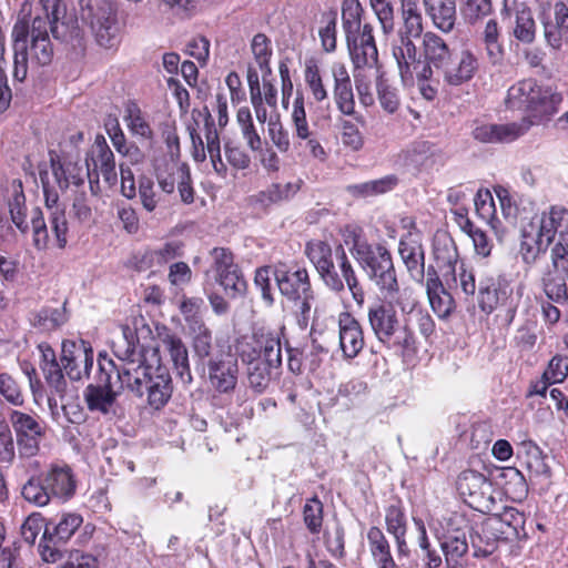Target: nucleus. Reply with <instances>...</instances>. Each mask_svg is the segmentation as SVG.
Masks as SVG:
<instances>
[{
  "label": "nucleus",
  "instance_id": "0eeeda50",
  "mask_svg": "<svg viewBox=\"0 0 568 568\" xmlns=\"http://www.w3.org/2000/svg\"><path fill=\"white\" fill-rule=\"evenodd\" d=\"M561 94L535 79H525L513 84L507 92L506 105L511 110L525 111L527 116L519 122L532 125L549 121L558 112Z\"/></svg>",
  "mask_w": 568,
  "mask_h": 568
},
{
  "label": "nucleus",
  "instance_id": "9b49d317",
  "mask_svg": "<svg viewBox=\"0 0 568 568\" xmlns=\"http://www.w3.org/2000/svg\"><path fill=\"white\" fill-rule=\"evenodd\" d=\"M80 16L89 24L98 44L112 49L120 44L122 24L111 0H80Z\"/></svg>",
  "mask_w": 568,
  "mask_h": 568
},
{
  "label": "nucleus",
  "instance_id": "0e129e2a",
  "mask_svg": "<svg viewBox=\"0 0 568 568\" xmlns=\"http://www.w3.org/2000/svg\"><path fill=\"white\" fill-rule=\"evenodd\" d=\"M568 375V356L556 355L544 372L542 378L548 383H561Z\"/></svg>",
  "mask_w": 568,
  "mask_h": 568
},
{
  "label": "nucleus",
  "instance_id": "f704fd0d",
  "mask_svg": "<svg viewBox=\"0 0 568 568\" xmlns=\"http://www.w3.org/2000/svg\"><path fill=\"white\" fill-rule=\"evenodd\" d=\"M163 345L170 355L176 375L183 384H191L193 378L190 369L189 352L185 344L179 336L166 334L163 337Z\"/></svg>",
  "mask_w": 568,
  "mask_h": 568
},
{
  "label": "nucleus",
  "instance_id": "412c9836",
  "mask_svg": "<svg viewBox=\"0 0 568 568\" xmlns=\"http://www.w3.org/2000/svg\"><path fill=\"white\" fill-rule=\"evenodd\" d=\"M207 377L214 390L221 394L232 393L239 378L237 359L232 354L220 353L206 362Z\"/></svg>",
  "mask_w": 568,
  "mask_h": 568
},
{
  "label": "nucleus",
  "instance_id": "aec40b11",
  "mask_svg": "<svg viewBox=\"0 0 568 568\" xmlns=\"http://www.w3.org/2000/svg\"><path fill=\"white\" fill-rule=\"evenodd\" d=\"M87 176L90 180L91 189L93 190L92 174L99 178L101 174L104 181L110 185H114L118 181L115 170V159L112 150L106 143L103 135H97L95 140L87 153L85 158Z\"/></svg>",
  "mask_w": 568,
  "mask_h": 568
},
{
  "label": "nucleus",
  "instance_id": "603ef678",
  "mask_svg": "<svg viewBox=\"0 0 568 568\" xmlns=\"http://www.w3.org/2000/svg\"><path fill=\"white\" fill-rule=\"evenodd\" d=\"M342 236L345 245L349 246V252L357 262L364 256V254H362V251L368 252L375 245L362 239L361 230L355 226H345L342 231Z\"/></svg>",
  "mask_w": 568,
  "mask_h": 568
},
{
  "label": "nucleus",
  "instance_id": "a19ab883",
  "mask_svg": "<svg viewBox=\"0 0 568 568\" xmlns=\"http://www.w3.org/2000/svg\"><path fill=\"white\" fill-rule=\"evenodd\" d=\"M499 540H503V537L497 531L488 529V519H486L479 530L470 535L474 556L477 558L490 556L496 550Z\"/></svg>",
  "mask_w": 568,
  "mask_h": 568
},
{
  "label": "nucleus",
  "instance_id": "bb28decb",
  "mask_svg": "<svg viewBox=\"0 0 568 568\" xmlns=\"http://www.w3.org/2000/svg\"><path fill=\"white\" fill-rule=\"evenodd\" d=\"M528 130V122L479 124L474 129L473 136L481 143H509L524 135Z\"/></svg>",
  "mask_w": 568,
  "mask_h": 568
},
{
  "label": "nucleus",
  "instance_id": "c756f323",
  "mask_svg": "<svg viewBox=\"0 0 568 568\" xmlns=\"http://www.w3.org/2000/svg\"><path fill=\"white\" fill-rule=\"evenodd\" d=\"M399 256L409 276L422 282L425 276V252L419 239L413 234L403 236L398 244Z\"/></svg>",
  "mask_w": 568,
  "mask_h": 568
},
{
  "label": "nucleus",
  "instance_id": "8fccbe9b",
  "mask_svg": "<svg viewBox=\"0 0 568 568\" xmlns=\"http://www.w3.org/2000/svg\"><path fill=\"white\" fill-rule=\"evenodd\" d=\"M321 23L323 26L318 30V36L321 38L322 47L326 52H333L336 49V11L324 12L321 18Z\"/></svg>",
  "mask_w": 568,
  "mask_h": 568
},
{
  "label": "nucleus",
  "instance_id": "ddd939ff",
  "mask_svg": "<svg viewBox=\"0 0 568 568\" xmlns=\"http://www.w3.org/2000/svg\"><path fill=\"white\" fill-rule=\"evenodd\" d=\"M274 277L281 294L293 302L296 311L307 320L314 301L307 270L290 268L286 264L280 263L275 266Z\"/></svg>",
  "mask_w": 568,
  "mask_h": 568
},
{
  "label": "nucleus",
  "instance_id": "a18cd8bd",
  "mask_svg": "<svg viewBox=\"0 0 568 568\" xmlns=\"http://www.w3.org/2000/svg\"><path fill=\"white\" fill-rule=\"evenodd\" d=\"M190 329L193 335V351L200 359L210 358L212 351V334L205 324L197 318L192 320Z\"/></svg>",
  "mask_w": 568,
  "mask_h": 568
},
{
  "label": "nucleus",
  "instance_id": "a211bd4d",
  "mask_svg": "<svg viewBox=\"0 0 568 568\" xmlns=\"http://www.w3.org/2000/svg\"><path fill=\"white\" fill-rule=\"evenodd\" d=\"M9 422L17 437V445L21 456L33 457L40 450V443L44 437V427L38 418L28 413L13 409Z\"/></svg>",
  "mask_w": 568,
  "mask_h": 568
},
{
  "label": "nucleus",
  "instance_id": "4c0bfd02",
  "mask_svg": "<svg viewBox=\"0 0 568 568\" xmlns=\"http://www.w3.org/2000/svg\"><path fill=\"white\" fill-rule=\"evenodd\" d=\"M386 527L387 531L394 536L397 544L398 555L407 556L408 547L405 540L406 519L403 509L399 506L392 505L386 509Z\"/></svg>",
  "mask_w": 568,
  "mask_h": 568
},
{
  "label": "nucleus",
  "instance_id": "5fc2aeb1",
  "mask_svg": "<svg viewBox=\"0 0 568 568\" xmlns=\"http://www.w3.org/2000/svg\"><path fill=\"white\" fill-rule=\"evenodd\" d=\"M303 518L312 534L320 532L323 524V505L317 497H313L305 503Z\"/></svg>",
  "mask_w": 568,
  "mask_h": 568
},
{
  "label": "nucleus",
  "instance_id": "393cba45",
  "mask_svg": "<svg viewBox=\"0 0 568 568\" xmlns=\"http://www.w3.org/2000/svg\"><path fill=\"white\" fill-rule=\"evenodd\" d=\"M156 181L162 192L171 194L176 187L183 203L194 202V189L187 164H172L168 172L158 171Z\"/></svg>",
  "mask_w": 568,
  "mask_h": 568
},
{
  "label": "nucleus",
  "instance_id": "6e6d98bb",
  "mask_svg": "<svg viewBox=\"0 0 568 568\" xmlns=\"http://www.w3.org/2000/svg\"><path fill=\"white\" fill-rule=\"evenodd\" d=\"M371 7L378 19L385 34L394 30V8L390 0H369Z\"/></svg>",
  "mask_w": 568,
  "mask_h": 568
},
{
  "label": "nucleus",
  "instance_id": "dca6fc26",
  "mask_svg": "<svg viewBox=\"0 0 568 568\" xmlns=\"http://www.w3.org/2000/svg\"><path fill=\"white\" fill-rule=\"evenodd\" d=\"M210 255L212 263L207 274L212 273L214 281L229 297L242 296L246 291V281L234 262L233 253L224 247H214Z\"/></svg>",
  "mask_w": 568,
  "mask_h": 568
},
{
  "label": "nucleus",
  "instance_id": "052dcab7",
  "mask_svg": "<svg viewBox=\"0 0 568 568\" xmlns=\"http://www.w3.org/2000/svg\"><path fill=\"white\" fill-rule=\"evenodd\" d=\"M139 197L143 209L148 212H153L161 202L153 181L148 178H143L139 182Z\"/></svg>",
  "mask_w": 568,
  "mask_h": 568
},
{
  "label": "nucleus",
  "instance_id": "cd10ccee",
  "mask_svg": "<svg viewBox=\"0 0 568 568\" xmlns=\"http://www.w3.org/2000/svg\"><path fill=\"white\" fill-rule=\"evenodd\" d=\"M51 497L70 499L75 493V480L72 469L64 464H52L40 474Z\"/></svg>",
  "mask_w": 568,
  "mask_h": 568
},
{
  "label": "nucleus",
  "instance_id": "4d7b16f0",
  "mask_svg": "<svg viewBox=\"0 0 568 568\" xmlns=\"http://www.w3.org/2000/svg\"><path fill=\"white\" fill-rule=\"evenodd\" d=\"M292 122L294 124L295 134L301 140H306L311 136L306 112L304 108V98L298 94L293 103Z\"/></svg>",
  "mask_w": 568,
  "mask_h": 568
},
{
  "label": "nucleus",
  "instance_id": "f3484780",
  "mask_svg": "<svg viewBox=\"0 0 568 568\" xmlns=\"http://www.w3.org/2000/svg\"><path fill=\"white\" fill-rule=\"evenodd\" d=\"M422 55L425 60L424 64L419 62L414 70V80L416 79L418 89L427 80H432L435 70L443 69L453 53L440 36L427 31L422 37Z\"/></svg>",
  "mask_w": 568,
  "mask_h": 568
},
{
  "label": "nucleus",
  "instance_id": "6ab92c4d",
  "mask_svg": "<svg viewBox=\"0 0 568 568\" xmlns=\"http://www.w3.org/2000/svg\"><path fill=\"white\" fill-rule=\"evenodd\" d=\"M93 362L94 353L89 342L84 339L62 342L61 364L71 381L88 378Z\"/></svg>",
  "mask_w": 568,
  "mask_h": 568
},
{
  "label": "nucleus",
  "instance_id": "9d476101",
  "mask_svg": "<svg viewBox=\"0 0 568 568\" xmlns=\"http://www.w3.org/2000/svg\"><path fill=\"white\" fill-rule=\"evenodd\" d=\"M397 304L384 298L368 307L367 318L376 339L390 348L407 351L415 345V334L409 320L399 318Z\"/></svg>",
  "mask_w": 568,
  "mask_h": 568
},
{
  "label": "nucleus",
  "instance_id": "e2e57ef3",
  "mask_svg": "<svg viewBox=\"0 0 568 568\" xmlns=\"http://www.w3.org/2000/svg\"><path fill=\"white\" fill-rule=\"evenodd\" d=\"M464 230L471 237L476 253L483 257H487L493 248V243L488 239V235L483 230L476 227L469 220H466Z\"/></svg>",
  "mask_w": 568,
  "mask_h": 568
},
{
  "label": "nucleus",
  "instance_id": "ea45409f",
  "mask_svg": "<svg viewBox=\"0 0 568 568\" xmlns=\"http://www.w3.org/2000/svg\"><path fill=\"white\" fill-rule=\"evenodd\" d=\"M480 41L484 44L491 63L497 64L503 60L504 47L500 41V28L496 19L485 22L480 31Z\"/></svg>",
  "mask_w": 568,
  "mask_h": 568
},
{
  "label": "nucleus",
  "instance_id": "4be33fe9",
  "mask_svg": "<svg viewBox=\"0 0 568 568\" xmlns=\"http://www.w3.org/2000/svg\"><path fill=\"white\" fill-rule=\"evenodd\" d=\"M511 293L510 284L501 275L489 272L479 275L478 305L483 312L489 314L506 305Z\"/></svg>",
  "mask_w": 568,
  "mask_h": 568
},
{
  "label": "nucleus",
  "instance_id": "72a5a7b5",
  "mask_svg": "<svg viewBox=\"0 0 568 568\" xmlns=\"http://www.w3.org/2000/svg\"><path fill=\"white\" fill-rule=\"evenodd\" d=\"M426 14L443 32H450L456 23V0H423Z\"/></svg>",
  "mask_w": 568,
  "mask_h": 568
},
{
  "label": "nucleus",
  "instance_id": "e433bc0d",
  "mask_svg": "<svg viewBox=\"0 0 568 568\" xmlns=\"http://www.w3.org/2000/svg\"><path fill=\"white\" fill-rule=\"evenodd\" d=\"M514 37L523 43H532L536 38V23L532 11L520 2L515 6Z\"/></svg>",
  "mask_w": 568,
  "mask_h": 568
},
{
  "label": "nucleus",
  "instance_id": "f8f14e48",
  "mask_svg": "<svg viewBox=\"0 0 568 568\" xmlns=\"http://www.w3.org/2000/svg\"><path fill=\"white\" fill-rule=\"evenodd\" d=\"M403 27L392 43V53L404 85L414 84V70L418 67L419 57L413 38L423 37V17L420 14L403 16Z\"/></svg>",
  "mask_w": 568,
  "mask_h": 568
},
{
  "label": "nucleus",
  "instance_id": "f03ea898",
  "mask_svg": "<svg viewBox=\"0 0 568 568\" xmlns=\"http://www.w3.org/2000/svg\"><path fill=\"white\" fill-rule=\"evenodd\" d=\"M64 14L65 8L61 0H39L36 8L29 1L22 3L11 32L14 81L23 82L30 65L44 67L51 63L53 47L49 31L55 39L64 38L60 31L64 26L60 19Z\"/></svg>",
  "mask_w": 568,
  "mask_h": 568
},
{
  "label": "nucleus",
  "instance_id": "6e6552de",
  "mask_svg": "<svg viewBox=\"0 0 568 568\" xmlns=\"http://www.w3.org/2000/svg\"><path fill=\"white\" fill-rule=\"evenodd\" d=\"M364 256L358 264L367 277L378 288L384 298L395 302L399 311L412 310L414 306V290L400 287L390 252L383 244H375L371 251H362Z\"/></svg>",
  "mask_w": 568,
  "mask_h": 568
},
{
  "label": "nucleus",
  "instance_id": "3c124183",
  "mask_svg": "<svg viewBox=\"0 0 568 568\" xmlns=\"http://www.w3.org/2000/svg\"><path fill=\"white\" fill-rule=\"evenodd\" d=\"M304 79L316 102H322L327 99V90L324 87L320 68L315 61L306 62Z\"/></svg>",
  "mask_w": 568,
  "mask_h": 568
},
{
  "label": "nucleus",
  "instance_id": "2f4dec72",
  "mask_svg": "<svg viewBox=\"0 0 568 568\" xmlns=\"http://www.w3.org/2000/svg\"><path fill=\"white\" fill-rule=\"evenodd\" d=\"M434 258L442 271L443 277L449 284V278L456 282V267L459 255L454 240L447 235L436 237L434 242Z\"/></svg>",
  "mask_w": 568,
  "mask_h": 568
},
{
  "label": "nucleus",
  "instance_id": "f257e3e1",
  "mask_svg": "<svg viewBox=\"0 0 568 568\" xmlns=\"http://www.w3.org/2000/svg\"><path fill=\"white\" fill-rule=\"evenodd\" d=\"M130 326L122 328V337L114 343L116 361L99 354V384L85 387L83 396L90 412L108 415L114 413L116 397L128 392L136 397L146 394L152 409L163 408L172 396L171 375L165 366L148 364L143 346Z\"/></svg>",
  "mask_w": 568,
  "mask_h": 568
},
{
  "label": "nucleus",
  "instance_id": "69168bd1",
  "mask_svg": "<svg viewBox=\"0 0 568 568\" xmlns=\"http://www.w3.org/2000/svg\"><path fill=\"white\" fill-rule=\"evenodd\" d=\"M0 394L14 406L23 404V396L18 383L7 373L0 374Z\"/></svg>",
  "mask_w": 568,
  "mask_h": 568
},
{
  "label": "nucleus",
  "instance_id": "39448f33",
  "mask_svg": "<svg viewBox=\"0 0 568 568\" xmlns=\"http://www.w3.org/2000/svg\"><path fill=\"white\" fill-rule=\"evenodd\" d=\"M334 252L341 275L335 268L333 251L328 243L315 240L310 241L305 246V254L314 265L324 285L332 292L339 294L345 291L346 284L353 298L362 305L365 294L343 244H338Z\"/></svg>",
  "mask_w": 568,
  "mask_h": 568
},
{
  "label": "nucleus",
  "instance_id": "37998d69",
  "mask_svg": "<svg viewBox=\"0 0 568 568\" xmlns=\"http://www.w3.org/2000/svg\"><path fill=\"white\" fill-rule=\"evenodd\" d=\"M83 518L77 513H64L61 515L58 523L53 524L52 529L47 527L43 532V538L50 535V540L57 539V541L65 542L69 540L78 528L82 525Z\"/></svg>",
  "mask_w": 568,
  "mask_h": 568
},
{
  "label": "nucleus",
  "instance_id": "13d9d810",
  "mask_svg": "<svg viewBox=\"0 0 568 568\" xmlns=\"http://www.w3.org/2000/svg\"><path fill=\"white\" fill-rule=\"evenodd\" d=\"M41 369L43 372L44 378L47 383L54 388L58 394H62L65 390V379H64V369L62 367L61 362L58 361L41 364Z\"/></svg>",
  "mask_w": 568,
  "mask_h": 568
},
{
  "label": "nucleus",
  "instance_id": "20e7f679",
  "mask_svg": "<svg viewBox=\"0 0 568 568\" xmlns=\"http://www.w3.org/2000/svg\"><path fill=\"white\" fill-rule=\"evenodd\" d=\"M520 254L532 264L555 242L550 258L568 255V210L551 206L549 211L520 217Z\"/></svg>",
  "mask_w": 568,
  "mask_h": 568
},
{
  "label": "nucleus",
  "instance_id": "5701e85b",
  "mask_svg": "<svg viewBox=\"0 0 568 568\" xmlns=\"http://www.w3.org/2000/svg\"><path fill=\"white\" fill-rule=\"evenodd\" d=\"M469 523L462 516L449 519L442 541V549L448 566L457 565L468 551L467 536L471 535Z\"/></svg>",
  "mask_w": 568,
  "mask_h": 568
},
{
  "label": "nucleus",
  "instance_id": "4468645a",
  "mask_svg": "<svg viewBox=\"0 0 568 568\" xmlns=\"http://www.w3.org/2000/svg\"><path fill=\"white\" fill-rule=\"evenodd\" d=\"M457 489L465 501L480 513H493L500 508L501 493L479 471L468 469L460 473Z\"/></svg>",
  "mask_w": 568,
  "mask_h": 568
},
{
  "label": "nucleus",
  "instance_id": "c9c22d12",
  "mask_svg": "<svg viewBox=\"0 0 568 568\" xmlns=\"http://www.w3.org/2000/svg\"><path fill=\"white\" fill-rule=\"evenodd\" d=\"M406 161L422 169H432L442 161V154L438 148L427 141L413 143L405 151Z\"/></svg>",
  "mask_w": 568,
  "mask_h": 568
},
{
  "label": "nucleus",
  "instance_id": "c85d7f7f",
  "mask_svg": "<svg viewBox=\"0 0 568 568\" xmlns=\"http://www.w3.org/2000/svg\"><path fill=\"white\" fill-rule=\"evenodd\" d=\"M488 529L495 530L503 537V540L519 538L525 529L526 517L514 507H503L501 513L497 510L489 513Z\"/></svg>",
  "mask_w": 568,
  "mask_h": 568
},
{
  "label": "nucleus",
  "instance_id": "423d86ee",
  "mask_svg": "<svg viewBox=\"0 0 568 568\" xmlns=\"http://www.w3.org/2000/svg\"><path fill=\"white\" fill-rule=\"evenodd\" d=\"M239 356L246 366L248 386L262 394L268 387L273 373L282 365L280 337L271 332L254 334L252 342L241 343Z\"/></svg>",
  "mask_w": 568,
  "mask_h": 568
},
{
  "label": "nucleus",
  "instance_id": "79ce46f5",
  "mask_svg": "<svg viewBox=\"0 0 568 568\" xmlns=\"http://www.w3.org/2000/svg\"><path fill=\"white\" fill-rule=\"evenodd\" d=\"M204 129L207 154L211 159L213 169L216 172V174H219L222 178H225L227 173V168L222 161L219 133L210 113H207L206 115Z\"/></svg>",
  "mask_w": 568,
  "mask_h": 568
},
{
  "label": "nucleus",
  "instance_id": "7ed1b4c3",
  "mask_svg": "<svg viewBox=\"0 0 568 568\" xmlns=\"http://www.w3.org/2000/svg\"><path fill=\"white\" fill-rule=\"evenodd\" d=\"M50 171L47 165L39 166V176L44 194V202L49 211V221L54 233L58 246L67 245L68 221L65 211L59 205L60 192L70 185L80 186L84 183L87 169L78 160L70 156L61 158L55 151H49Z\"/></svg>",
  "mask_w": 568,
  "mask_h": 568
},
{
  "label": "nucleus",
  "instance_id": "09e8293b",
  "mask_svg": "<svg viewBox=\"0 0 568 568\" xmlns=\"http://www.w3.org/2000/svg\"><path fill=\"white\" fill-rule=\"evenodd\" d=\"M501 475L507 480L505 484V494L514 501L524 500L528 494V486L523 474L517 468L509 467L506 468Z\"/></svg>",
  "mask_w": 568,
  "mask_h": 568
},
{
  "label": "nucleus",
  "instance_id": "de8ad7c7",
  "mask_svg": "<svg viewBox=\"0 0 568 568\" xmlns=\"http://www.w3.org/2000/svg\"><path fill=\"white\" fill-rule=\"evenodd\" d=\"M124 121L133 135L141 136L145 140L152 139L153 131L151 125L136 104L130 103L126 106Z\"/></svg>",
  "mask_w": 568,
  "mask_h": 568
},
{
  "label": "nucleus",
  "instance_id": "338daca9",
  "mask_svg": "<svg viewBox=\"0 0 568 568\" xmlns=\"http://www.w3.org/2000/svg\"><path fill=\"white\" fill-rule=\"evenodd\" d=\"M428 301L432 310L439 318H447L456 307L455 301L447 290L428 297Z\"/></svg>",
  "mask_w": 568,
  "mask_h": 568
},
{
  "label": "nucleus",
  "instance_id": "c03bdc74",
  "mask_svg": "<svg viewBox=\"0 0 568 568\" xmlns=\"http://www.w3.org/2000/svg\"><path fill=\"white\" fill-rule=\"evenodd\" d=\"M21 496L26 501L37 507L47 506L52 498L41 475L30 477L22 485Z\"/></svg>",
  "mask_w": 568,
  "mask_h": 568
},
{
  "label": "nucleus",
  "instance_id": "b1692460",
  "mask_svg": "<svg viewBox=\"0 0 568 568\" xmlns=\"http://www.w3.org/2000/svg\"><path fill=\"white\" fill-rule=\"evenodd\" d=\"M542 287L550 301L568 306V254L551 258L542 276Z\"/></svg>",
  "mask_w": 568,
  "mask_h": 568
},
{
  "label": "nucleus",
  "instance_id": "473e14b6",
  "mask_svg": "<svg viewBox=\"0 0 568 568\" xmlns=\"http://www.w3.org/2000/svg\"><path fill=\"white\" fill-rule=\"evenodd\" d=\"M516 456L531 477L547 478L550 476V468L541 449L531 439H524L516 445Z\"/></svg>",
  "mask_w": 568,
  "mask_h": 568
},
{
  "label": "nucleus",
  "instance_id": "864d4df0",
  "mask_svg": "<svg viewBox=\"0 0 568 568\" xmlns=\"http://www.w3.org/2000/svg\"><path fill=\"white\" fill-rule=\"evenodd\" d=\"M400 312L405 315V320H409V323L413 320L417 323L418 329L424 337H429L434 333L435 322L427 311L418 306V300L415 294L413 308Z\"/></svg>",
  "mask_w": 568,
  "mask_h": 568
},
{
  "label": "nucleus",
  "instance_id": "1a4fd4ad",
  "mask_svg": "<svg viewBox=\"0 0 568 568\" xmlns=\"http://www.w3.org/2000/svg\"><path fill=\"white\" fill-rule=\"evenodd\" d=\"M363 8L358 0L342 3V27L355 68H374L378 63V51L369 23L362 24Z\"/></svg>",
  "mask_w": 568,
  "mask_h": 568
},
{
  "label": "nucleus",
  "instance_id": "7c9ffc66",
  "mask_svg": "<svg viewBox=\"0 0 568 568\" xmlns=\"http://www.w3.org/2000/svg\"><path fill=\"white\" fill-rule=\"evenodd\" d=\"M339 347L345 359L355 358L365 345L363 328L349 314L339 318Z\"/></svg>",
  "mask_w": 568,
  "mask_h": 568
},
{
  "label": "nucleus",
  "instance_id": "2eb2a0df",
  "mask_svg": "<svg viewBox=\"0 0 568 568\" xmlns=\"http://www.w3.org/2000/svg\"><path fill=\"white\" fill-rule=\"evenodd\" d=\"M477 68L475 55L469 51H463L457 61L452 55L443 69L435 70L432 80H427L418 90L423 98L432 101L436 98L442 83L460 85L474 77Z\"/></svg>",
  "mask_w": 568,
  "mask_h": 568
},
{
  "label": "nucleus",
  "instance_id": "58836bf2",
  "mask_svg": "<svg viewBox=\"0 0 568 568\" xmlns=\"http://www.w3.org/2000/svg\"><path fill=\"white\" fill-rule=\"evenodd\" d=\"M367 539L373 558L378 568H396V564L390 555L389 544L378 527H371L367 532Z\"/></svg>",
  "mask_w": 568,
  "mask_h": 568
},
{
  "label": "nucleus",
  "instance_id": "680f3d73",
  "mask_svg": "<svg viewBox=\"0 0 568 568\" xmlns=\"http://www.w3.org/2000/svg\"><path fill=\"white\" fill-rule=\"evenodd\" d=\"M334 99L338 110L345 115L355 114L352 83L334 85Z\"/></svg>",
  "mask_w": 568,
  "mask_h": 568
},
{
  "label": "nucleus",
  "instance_id": "774afa93",
  "mask_svg": "<svg viewBox=\"0 0 568 568\" xmlns=\"http://www.w3.org/2000/svg\"><path fill=\"white\" fill-rule=\"evenodd\" d=\"M342 142L353 151H358L364 145V139L358 128L349 120L341 121Z\"/></svg>",
  "mask_w": 568,
  "mask_h": 568
},
{
  "label": "nucleus",
  "instance_id": "bf43d9fd",
  "mask_svg": "<svg viewBox=\"0 0 568 568\" xmlns=\"http://www.w3.org/2000/svg\"><path fill=\"white\" fill-rule=\"evenodd\" d=\"M14 457L16 448L11 429L7 422L0 418V463L10 465Z\"/></svg>",
  "mask_w": 568,
  "mask_h": 568
},
{
  "label": "nucleus",
  "instance_id": "a878e982",
  "mask_svg": "<svg viewBox=\"0 0 568 568\" xmlns=\"http://www.w3.org/2000/svg\"><path fill=\"white\" fill-rule=\"evenodd\" d=\"M545 42L558 51L568 42V6L558 1L554 6V17H544L541 20Z\"/></svg>",
  "mask_w": 568,
  "mask_h": 568
},
{
  "label": "nucleus",
  "instance_id": "49530a36",
  "mask_svg": "<svg viewBox=\"0 0 568 568\" xmlns=\"http://www.w3.org/2000/svg\"><path fill=\"white\" fill-rule=\"evenodd\" d=\"M251 51L261 73L272 74L270 65L273 54L271 40L264 33L255 34L251 41Z\"/></svg>",
  "mask_w": 568,
  "mask_h": 568
}]
</instances>
